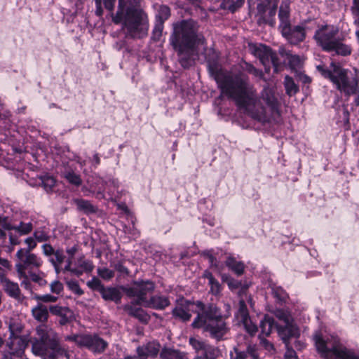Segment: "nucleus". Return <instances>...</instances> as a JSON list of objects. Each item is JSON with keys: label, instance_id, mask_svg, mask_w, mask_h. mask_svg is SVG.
<instances>
[{"label": "nucleus", "instance_id": "obj_55", "mask_svg": "<svg viewBox=\"0 0 359 359\" xmlns=\"http://www.w3.org/2000/svg\"><path fill=\"white\" fill-rule=\"evenodd\" d=\"M12 225L8 222V217L0 215V234L4 236V230H11Z\"/></svg>", "mask_w": 359, "mask_h": 359}, {"label": "nucleus", "instance_id": "obj_49", "mask_svg": "<svg viewBox=\"0 0 359 359\" xmlns=\"http://www.w3.org/2000/svg\"><path fill=\"white\" fill-rule=\"evenodd\" d=\"M276 13V6H274L273 7H269L268 11L266 14V18H268L269 21H263L262 24H269L271 25H273L275 24L274 17Z\"/></svg>", "mask_w": 359, "mask_h": 359}, {"label": "nucleus", "instance_id": "obj_28", "mask_svg": "<svg viewBox=\"0 0 359 359\" xmlns=\"http://www.w3.org/2000/svg\"><path fill=\"white\" fill-rule=\"evenodd\" d=\"M290 3L289 0H283L280 6L278 17L280 19V28L290 25Z\"/></svg>", "mask_w": 359, "mask_h": 359}, {"label": "nucleus", "instance_id": "obj_47", "mask_svg": "<svg viewBox=\"0 0 359 359\" xmlns=\"http://www.w3.org/2000/svg\"><path fill=\"white\" fill-rule=\"evenodd\" d=\"M67 285L73 293L77 294L78 296H81L84 293L83 290L80 287L78 282L75 280L67 281Z\"/></svg>", "mask_w": 359, "mask_h": 359}, {"label": "nucleus", "instance_id": "obj_43", "mask_svg": "<svg viewBox=\"0 0 359 359\" xmlns=\"http://www.w3.org/2000/svg\"><path fill=\"white\" fill-rule=\"evenodd\" d=\"M170 15V9L166 5H161L156 15V21L165 22Z\"/></svg>", "mask_w": 359, "mask_h": 359}, {"label": "nucleus", "instance_id": "obj_16", "mask_svg": "<svg viewBox=\"0 0 359 359\" xmlns=\"http://www.w3.org/2000/svg\"><path fill=\"white\" fill-rule=\"evenodd\" d=\"M278 337L285 344H287L291 339H297L299 337L300 333L298 327L294 324V320L288 323L276 325Z\"/></svg>", "mask_w": 359, "mask_h": 359}, {"label": "nucleus", "instance_id": "obj_14", "mask_svg": "<svg viewBox=\"0 0 359 359\" xmlns=\"http://www.w3.org/2000/svg\"><path fill=\"white\" fill-rule=\"evenodd\" d=\"M108 343L97 334H84L82 348H85L94 354H101L104 352Z\"/></svg>", "mask_w": 359, "mask_h": 359}, {"label": "nucleus", "instance_id": "obj_21", "mask_svg": "<svg viewBox=\"0 0 359 359\" xmlns=\"http://www.w3.org/2000/svg\"><path fill=\"white\" fill-rule=\"evenodd\" d=\"M168 297L162 295L151 296L150 299L144 304V307L156 310H163L170 305Z\"/></svg>", "mask_w": 359, "mask_h": 359}, {"label": "nucleus", "instance_id": "obj_41", "mask_svg": "<svg viewBox=\"0 0 359 359\" xmlns=\"http://www.w3.org/2000/svg\"><path fill=\"white\" fill-rule=\"evenodd\" d=\"M34 299L38 303H55L58 299V296L55 294H35Z\"/></svg>", "mask_w": 359, "mask_h": 359}, {"label": "nucleus", "instance_id": "obj_12", "mask_svg": "<svg viewBox=\"0 0 359 359\" xmlns=\"http://www.w3.org/2000/svg\"><path fill=\"white\" fill-rule=\"evenodd\" d=\"M189 343L196 354L194 359H217L220 355L218 348L205 341L190 337Z\"/></svg>", "mask_w": 359, "mask_h": 359}, {"label": "nucleus", "instance_id": "obj_26", "mask_svg": "<svg viewBox=\"0 0 359 359\" xmlns=\"http://www.w3.org/2000/svg\"><path fill=\"white\" fill-rule=\"evenodd\" d=\"M276 325H278V323L275 322L273 318L266 315L259 323V328L261 330V334L259 335L264 337L269 336L273 329H276Z\"/></svg>", "mask_w": 359, "mask_h": 359}, {"label": "nucleus", "instance_id": "obj_23", "mask_svg": "<svg viewBox=\"0 0 359 359\" xmlns=\"http://www.w3.org/2000/svg\"><path fill=\"white\" fill-rule=\"evenodd\" d=\"M49 307L41 303H38L32 309V314L33 318L38 322L45 323L49 318Z\"/></svg>", "mask_w": 359, "mask_h": 359}, {"label": "nucleus", "instance_id": "obj_22", "mask_svg": "<svg viewBox=\"0 0 359 359\" xmlns=\"http://www.w3.org/2000/svg\"><path fill=\"white\" fill-rule=\"evenodd\" d=\"M1 284L5 292L11 297L20 299L21 298V291L18 283L11 281L8 278L1 280Z\"/></svg>", "mask_w": 359, "mask_h": 359}, {"label": "nucleus", "instance_id": "obj_40", "mask_svg": "<svg viewBox=\"0 0 359 359\" xmlns=\"http://www.w3.org/2000/svg\"><path fill=\"white\" fill-rule=\"evenodd\" d=\"M82 191L84 193L86 196H90L92 194H95V196L97 199H103L105 198V194L103 189H99L95 191V188L93 187V185H90V188L88 189L86 187H82Z\"/></svg>", "mask_w": 359, "mask_h": 359}, {"label": "nucleus", "instance_id": "obj_3", "mask_svg": "<svg viewBox=\"0 0 359 359\" xmlns=\"http://www.w3.org/2000/svg\"><path fill=\"white\" fill-rule=\"evenodd\" d=\"M115 3L116 0H104V8L111 13L113 22L122 23L126 36L142 39L147 36L148 15L141 8L140 0H118L117 11L114 14Z\"/></svg>", "mask_w": 359, "mask_h": 359}, {"label": "nucleus", "instance_id": "obj_64", "mask_svg": "<svg viewBox=\"0 0 359 359\" xmlns=\"http://www.w3.org/2000/svg\"><path fill=\"white\" fill-rule=\"evenodd\" d=\"M286 348V351L285 353V358L287 359L295 358H297V354L294 350L290 345V341L287 342V344H285Z\"/></svg>", "mask_w": 359, "mask_h": 359}, {"label": "nucleus", "instance_id": "obj_27", "mask_svg": "<svg viewBox=\"0 0 359 359\" xmlns=\"http://www.w3.org/2000/svg\"><path fill=\"white\" fill-rule=\"evenodd\" d=\"M100 294L105 301H111L116 304L121 302L122 297L121 292L116 287H104Z\"/></svg>", "mask_w": 359, "mask_h": 359}, {"label": "nucleus", "instance_id": "obj_15", "mask_svg": "<svg viewBox=\"0 0 359 359\" xmlns=\"http://www.w3.org/2000/svg\"><path fill=\"white\" fill-rule=\"evenodd\" d=\"M230 359H259V355L255 344L247 343L245 348H243L241 344L235 346L229 352Z\"/></svg>", "mask_w": 359, "mask_h": 359}, {"label": "nucleus", "instance_id": "obj_32", "mask_svg": "<svg viewBox=\"0 0 359 359\" xmlns=\"http://www.w3.org/2000/svg\"><path fill=\"white\" fill-rule=\"evenodd\" d=\"M225 263L236 275L241 276L243 273L245 266L243 262H238L233 257H229Z\"/></svg>", "mask_w": 359, "mask_h": 359}, {"label": "nucleus", "instance_id": "obj_19", "mask_svg": "<svg viewBox=\"0 0 359 359\" xmlns=\"http://www.w3.org/2000/svg\"><path fill=\"white\" fill-rule=\"evenodd\" d=\"M27 346V340L25 337L20 335L9 336L7 346L11 353L20 355Z\"/></svg>", "mask_w": 359, "mask_h": 359}, {"label": "nucleus", "instance_id": "obj_9", "mask_svg": "<svg viewBox=\"0 0 359 359\" xmlns=\"http://www.w3.org/2000/svg\"><path fill=\"white\" fill-rule=\"evenodd\" d=\"M316 349L324 359H359V353L344 346L334 336H314Z\"/></svg>", "mask_w": 359, "mask_h": 359}, {"label": "nucleus", "instance_id": "obj_35", "mask_svg": "<svg viewBox=\"0 0 359 359\" xmlns=\"http://www.w3.org/2000/svg\"><path fill=\"white\" fill-rule=\"evenodd\" d=\"M243 3L244 0H222L221 8L234 13L243 6Z\"/></svg>", "mask_w": 359, "mask_h": 359}, {"label": "nucleus", "instance_id": "obj_20", "mask_svg": "<svg viewBox=\"0 0 359 359\" xmlns=\"http://www.w3.org/2000/svg\"><path fill=\"white\" fill-rule=\"evenodd\" d=\"M50 313L60 318L59 323L65 325L70 322L72 312L67 306H62L59 304H53L49 306Z\"/></svg>", "mask_w": 359, "mask_h": 359}, {"label": "nucleus", "instance_id": "obj_57", "mask_svg": "<svg viewBox=\"0 0 359 359\" xmlns=\"http://www.w3.org/2000/svg\"><path fill=\"white\" fill-rule=\"evenodd\" d=\"M25 243L27 245L26 248H20L25 251L32 252L36 247V241L34 238L29 236L25 240Z\"/></svg>", "mask_w": 359, "mask_h": 359}, {"label": "nucleus", "instance_id": "obj_58", "mask_svg": "<svg viewBox=\"0 0 359 359\" xmlns=\"http://www.w3.org/2000/svg\"><path fill=\"white\" fill-rule=\"evenodd\" d=\"M163 22L157 21L154 29H153V37L155 39H158L162 34L163 29Z\"/></svg>", "mask_w": 359, "mask_h": 359}, {"label": "nucleus", "instance_id": "obj_54", "mask_svg": "<svg viewBox=\"0 0 359 359\" xmlns=\"http://www.w3.org/2000/svg\"><path fill=\"white\" fill-rule=\"evenodd\" d=\"M210 287V292L214 295H218L222 290V285L215 278L208 283Z\"/></svg>", "mask_w": 359, "mask_h": 359}, {"label": "nucleus", "instance_id": "obj_8", "mask_svg": "<svg viewBox=\"0 0 359 359\" xmlns=\"http://www.w3.org/2000/svg\"><path fill=\"white\" fill-rule=\"evenodd\" d=\"M16 262L15 268L18 276L30 274V279L40 287L48 285L45 279L46 273L40 269L43 264L42 258L32 252L18 250L15 254Z\"/></svg>", "mask_w": 359, "mask_h": 359}, {"label": "nucleus", "instance_id": "obj_6", "mask_svg": "<svg viewBox=\"0 0 359 359\" xmlns=\"http://www.w3.org/2000/svg\"><path fill=\"white\" fill-rule=\"evenodd\" d=\"M318 71L325 78L330 79L337 89L345 95H354L353 103L351 104V110L359 107V87L358 81L353 74L348 69L339 65L331 63V69H327L325 65H320L316 67Z\"/></svg>", "mask_w": 359, "mask_h": 359}, {"label": "nucleus", "instance_id": "obj_7", "mask_svg": "<svg viewBox=\"0 0 359 359\" xmlns=\"http://www.w3.org/2000/svg\"><path fill=\"white\" fill-rule=\"evenodd\" d=\"M313 39L325 51L334 52L342 56L348 55L351 53V47L344 43V36L336 25L325 24L318 27Z\"/></svg>", "mask_w": 359, "mask_h": 359}, {"label": "nucleus", "instance_id": "obj_30", "mask_svg": "<svg viewBox=\"0 0 359 359\" xmlns=\"http://www.w3.org/2000/svg\"><path fill=\"white\" fill-rule=\"evenodd\" d=\"M259 2L257 5V22L262 25L263 21H269V20L266 18V14L270 5V0H259Z\"/></svg>", "mask_w": 359, "mask_h": 359}, {"label": "nucleus", "instance_id": "obj_61", "mask_svg": "<svg viewBox=\"0 0 359 359\" xmlns=\"http://www.w3.org/2000/svg\"><path fill=\"white\" fill-rule=\"evenodd\" d=\"M83 335L84 334L67 336L66 337V340L74 341L77 346L81 347L83 339Z\"/></svg>", "mask_w": 359, "mask_h": 359}, {"label": "nucleus", "instance_id": "obj_17", "mask_svg": "<svg viewBox=\"0 0 359 359\" xmlns=\"http://www.w3.org/2000/svg\"><path fill=\"white\" fill-rule=\"evenodd\" d=\"M191 304V302L186 300L183 297L177 299V305L172 311L173 317L182 322L189 321L191 318L189 309Z\"/></svg>", "mask_w": 359, "mask_h": 359}, {"label": "nucleus", "instance_id": "obj_36", "mask_svg": "<svg viewBox=\"0 0 359 359\" xmlns=\"http://www.w3.org/2000/svg\"><path fill=\"white\" fill-rule=\"evenodd\" d=\"M284 86L287 95L293 96L299 91L298 86L294 83L293 79L286 76L284 80Z\"/></svg>", "mask_w": 359, "mask_h": 359}, {"label": "nucleus", "instance_id": "obj_52", "mask_svg": "<svg viewBox=\"0 0 359 359\" xmlns=\"http://www.w3.org/2000/svg\"><path fill=\"white\" fill-rule=\"evenodd\" d=\"M79 266L84 271V272H90L93 269V265L90 261L83 259V258H80L77 261Z\"/></svg>", "mask_w": 359, "mask_h": 359}, {"label": "nucleus", "instance_id": "obj_39", "mask_svg": "<svg viewBox=\"0 0 359 359\" xmlns=\"http://www.w3.org/2000/svg\"><path fill=\"white\" fill-rule=\"evenodd\" d=\"M33 224L32 222H21L18 225L13 226L12 230H15L16 232L19 233L20 235H26L30 233L32 231Z\"/></svg>", "mask_w": 359, "mask_h": 359}, {"label": "nucleus", "instance_id": "obj_46", "mask_svg": "<svg viewBox=\"0 0 359 359\" xmlns=\"http://www.w3.org/2000/svg\"><path fill=\"white\" fill-rule=\"evenodd\" d=\"M338 114L340 118H341V121L344 122V124L346 127H348L349 125V111L346 106L343 105L341 108L338 109Z\"/></svg>", "mask_w": 359, "mask_h": 359}, {"label": "nucleus", "instance_id": "obj_63", "mask_svg": "<svg viewBox=\"0 0 359 359\" xmlns=\"http://www.w3.org/2000/svg\"><path fill=\"white\" fill-rule=\"evenodd\" d=\"M260 344L267 351H271L274 350V346L269 341L265 339L264 336H259Z\"/></svg>", "mask_w": 359, "mask_h": 359}, {"label": "nucleus", "instance_id": "obj_53", "mask_svg": "<svg viewBox=\"0 0 359 359\" xmlns=\"http://www.w3.org/2000/svg\"><path fill=\"white\" fill-rule=\"evenodd\" d=\"M246 330V331L251 335H253L257 331V327L255 325L250 318L246 319V320L241 321Z\"/></svg>", "mask_w": 359, "mask_h": 359}, {"label": "nucleus", "instance_id": "obj_48", "mask_svg": "<svg viewBox=\"0 0 359 359\" xmlns=\"http://www.w3.org/2000/svg\"><path fill=\"white\" fill-rule=\"evenodd\" d=\"M87 285L88 287L93 290H97L100 293L101 292L102 288H104V285L102 284V282L100 279L96 277L93 278L87 282Z\"/></svg>", "mask_w": 359, "mask_h": 359}, {"label": "nucleus", "instance_id": "obj_29", "mask_svg": "<svg viewBox=\"0 0 359 359\" xmlns=\"http://www.w3.org/2000/svg\"><path fill=\"white\" fill-rule=\"evenodd\" d=\"M278 52L282 57H285V60H287L290 68L296 69L300 66L301 59L299 55H292L290 50L283 47H280Z\"/></svg>", "mask_w": 359, "mask_h": 359}, {"label": "nucleus", "instance_id": "obj_18", "mask_svg": "<svg viewBox=\"0 0 359 359\" xmlns=\"http://www.w3.org/2000/svg\"><path fill=\"white\" fill-rule=\"evenodd\" d=\"M161 344L157 341H151L141 346L136 349V353L144 359L148 358H155L160 355Z\"/></svg>", "mask_w": 359, "mask_h": 359}, {"label": "nucleus", "instance_id": "obj_37", "mask_svg": "<svg viewBox=\"0 0 359 359\" xmlns=\"http://www.w3.org/2000/svg\"><path fill=\"white\" fill-rule=\"evenodd\" d=\"M271 292L276 301L280 304L285 302L288 298L287 292L281 287L271 286Z\"/></svg>", "mask_w": 359, "mask_h": 359}, {"label": "nucleus", "instance_id": "obj_42", "mask_svg": "<svg viewBox=\"0 0 359 359\" xmlns=\"http://www.w3.org/2000/svg\"><path fill=\"white\" fill-rule=\"evenodd\" d=\"M64 177L72 184L79 187L82 183V180L79 175L73 171H65Z\"/></svg>", "mask_w": 359, "mask_h": 359}, {"label": "nucleus", "instance_id": "obj_44", "mask_svg": "<svg viewBox=\"0 0 359 359\" xmlns=\"http://www.w3.org/2000/svg\"><path fill=\"white\" fill-rule=\"evenodd\" d=\"M39 180V184H41L46 191H50L55 184V180L49 175L41 176Z\"/></svg>", "mask_w": 359, "mask_h": 359}, {"label": "nucleus", "instance_id": "obj_13", "mask_svg": "<svg viewBox=\"0 0 359 359\" xmlns=\"http://www.w3.org/2000/svg\"><path fill=\"white\" fill-rule=\"evenodd\" d=\"M306 29L307 27L305 22L294 26L293 27L290 25L283 27V29H281V33L290 44L297 45L304 41L306 34Z\"/></svg>", "mask_w": 359, "mask_h": 359}, {"label": "nucleus", "instance_id": "obj_1", "mask_svg": "<svg viewBox=\"0 0 359 359\" xmlns=\"http://www.w3.org/2000/svg\"><path fill=\"white\" fill-rule=\"evenodd\" d=\"M216 81L222 94L233 100L236 106L252 118L265 123L279 116L278 102L273 90L265 86L261 93L268 111L261 104L248 76L244 72H221L217 75Z\"/></svg>", "mask_w": 359, "mask_h": 359}, {"label": "nucleus", "instance_id": "obj_62", "mask_svg": "<svg viewBox=\"0 0 359 359\" xmlns=\"http://www.w3.org/2000/svg\"><path fill=\"white\" fill-rule=\"evenodd\" d=\"M53 262L56 264H62L65 258V256L63 253V250L62 249H57L55 251V253L53 255Z\"/></svg>", "mask_w": 359, "mask_h": 359}, {"label": "nucleus", "instance_id": "obj_5", "mask_svg": "<svg viewBox=\"0 0 359 359\" xmlns=\"http://www.w3.org/2000/svg\"><path fill=\"white\" fill-rule=\"evenodd\" d=\"M36 337L32 344L34 355L43 359H57L63 356L70 359L67 348L60 344L57 333L51 327L42 324L36 327Z\"/></svg>", "mask_w": 359, "mask_h": 359}, {"label": "nucleus", "instance_id": "obj_51", "mask_svg": "<svg viewBox=\"0 0 359 359\" xmlns=\"http://www.w3.org/2000/svg\"><path fill=\"white\" fill-rule=\"evenodd\" d=\"M98 275L106 280H109L114 276V271L107 268H100L97 269Z\"/></svg>", "mask_w": 359, "mask_h": 359}, {"label": "nucleus", "instance_id": "obj_11", "mask_svg": "<svg viewBox=\"0 0 359 359\" xmlns=\"http://www.w3.org/2000/svg\"><path fill=\"white\" fill-rule=\"evenodd\" d=\"M154 287V283L152 281H136L127 289L126 294L129 297H136L133 304L144 306L145 302L149 300L147 299V294L152 292Z\"/></svg>", "mask_w": 359, "mask_h": 359}, {"label": "nucleus", "instance_id": "obj_60", "mask_svg": "<svg viewBox=\"0 0 359 359\" xmlns=\"http://www.w3.org/2000/svg\"><path fill=\"white\" fill-rule=\"evenodd\" d=\"M34 237L36 242H44L48 241L49 236L43 231L36 230L34 233Z\"/></svg>", "mask_w": 359, "mask_h": 359}, {"label": "nucleus", "instance_id": "obj_4", "mask_svg": "<svg viewBox=\"0 0 359 359\" xmlns=\"http://www.w3.org/2000/svg\"><path fill=\"white\" fill-rule=\"evenodd\" d=\"M196 307V316L191 326L201 329L210 338L220 341L226 339L229 327L219 308L213 304H204L201 301L194 302Z\"/></svg>", "mask_w": 359, "mask_h": 359}, {"label": "nucleus", "instance_id": "obj_33", "mask_svg": "<svg viewBox=\"0 0 359 359\" xmlns=\"http://www.w3.org/2000/svg\"><path fill=\"white\" fill-rule=\"evenodd\" d=\"M125 309L130 316L138 318L140 321L147 322L148 320V316L141 308H135L132 306H126Z\"/></svg>", "mask_w": 359, "mask_h": 359}, {"label": "nucleus", "instance_id": "obj_50", "mask_svg": "<svg viewBox=\"0 0 359 359\" xmlns=\"http://www.w3.org/2000/svg\"><path fill=\"white\" fill-rule=\"evenodd\" d=\"M64 287L62 283L59 280H53L50 284V290L53 294L59 295L63 290Z\"/></svg>", "mask_w": 359, "mask_h": 359}, {"label": "nucleus", "instance_id": "obj_24", "mask_svg": "<svg viewBox=\"0 0 359 359\" xmlns=\"http://www.w3.org/2000/svg\"><path fill=\"white\" fill-rule=\"evenodd\" d=\"M161 359H188L187 353L171 347H163L160 352Z\"/></svg>", "mask_w": 359, "mask_h": 359}, {"label": "nucleus", "instance_id": "obj_34", "mask_svg": "<svg viewBox=\"0 0 359 359\" xmlns=\"http://www.w3.org/2000/svg\"><path fill=\"white\" fill-rule=\"evenodd\" d=\"M100 180L105 185L104 189L107 190L109 198L112 200L114 196V190H117L119 187V182L118 180L110 178L107 181H104L102 180Z\"/></svg>", "mask_w": 359, "mask_h": 359}, {"label": "nucleus", "instance_id": "obj_45", "mask_svg": "<svg viewBox=\"0 0 359 359\" xmlns=\"http://www.w3.org/2000/svg\"><path fill=\"white\" fill-rule=\"evenodd\" d=\"M236 316L240 322L242 320H246V319L250 318L247 306L244 300H240L239 302V308Z\"/></svg>", "mask_w": 359, "mask_h": 359}, {"label": "nucleus", "instance_id": "obj_10", "mask_svg": "<svg viewBox=\"0 0 359 359\" xmlns=\"http://www.w3.org/2000/svg\"><path fill=\"white\" fill-rule=\"evenodd\" d=\"M252 53L259 57L262 64L265 67L266 71H269L271 65L273 67V72L278 73L281 67L277 54L269 47L263 44H255L250 47Z\"/></svg>", "mask_w": 359, "mask_h": 359}, {"label": "nucleus", "instance_id": "obj_25", "mask_svg": "<svg viewBox=\"0 0 359 359\" xmlns=\"http://www.w3.org/2000/svg\"><path fill=\"white\" fill-rule=\"evenodd\" d=\"M8 326L10 336L20 335L24 329V325L18 317L10 318L5 321Z\"/></svg>", "mask_w": 359, "mask_h": 359}, {"label": "nucleus", "instance_id": "obj_59", "mask_svg": "<svg viewBox=\"0 0 359 359\" xmlns=\"http://www.w3.org/2000/svg\"><path fill=\"white\" fill-rule=\"evenodd\" d=\"M18 277L22 279L21 281V286L29 291H32L31 281H32V280L30 279V274L26 273L25 276H18Z\"/></svg>", "mask_w": 359, "mask_h": 359}, {"label": "nucleus", "instance_id": "obj_2", "mask_svg": "<svg viewBox=\"0 0 359 359\" xmlns=\"http://www.w3.org/2000/svg\"><path fill=\"white\" fill-rule=\"evenodd\" d=\"M169 43L176 52L180 65L189 68L194 63V57L198 55V46L205 43V39L197 22L192 19L182 20L173 24Z\"/></svg>", "mask_w": 359, "mask_h": 359}, {"label": "nucleus", "instance_id": "obj_56", "mask_svg": "<svg viewBox=\"0 0 359 359\" xmlns=\"http://www.w3.org/2000/svg\"><path fill=\"white\" fill-rule=\"evenodd\" d=\"M42 252L44 256L48 257H53V255L55 253L56 250L49 243H45L41 246Z\"/></svg>", "mask_w": 359, "mask_h": 359}, {"label": "nucleus", "instance_id": "obj_38", "mask_svg": "<svg viewBox=\"0 0 359 359\" xmlns=\"http://www.w3.org/2000/svg\"><path fill=\"white\" fill-rule=\"evenodd\" d=\"M275 316L280 320V324L288 323L293 320L291 313L287 310L285 309H276L274 311Z\"/></svg>", "mask_w": 359, "mask_h": 359}, {"label": "nucleus", "instance_id": "obj_31", "mask_svg": "<svg viewBox=\"0 0 359 359\" xmlns=\"http://www.w3.org/2000/svg\"><path fill=\"white\" fill-rule=\"evenodd\" d=\"M74 203L76 204L77 209L86 214L94 213L97 208L89 201L84 199L75 198Z\"/></svg>", "mask_w": 359, "mask_h": 359}]
</instances>
